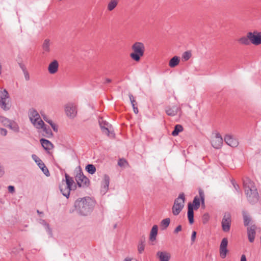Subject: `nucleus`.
<instances>
[{"instance_id":"nucleus-17","label":"nucleus","mask_w":261,"mask_h":261,"mask_svg":"<svg viewBox=\"0 0 261 261\" xmlns=\"http://www.w3.org/2000/svg\"><path fill=\"white\" fill-rule=\"evenodd\" d=\"M256 226L255 225H251L247 228V236L250 242L252 243L254 241L255 236V229Z\"/></svg>"},{"instance_id":"nucleus-51","label":"nucleus","mask_w":261,"mask_h":261,"mask_svg":"<svg viewBox=\"0 0 261 261\" xmlns=\"http://www.w3.org/2000/svg\"><path fill=\"white\" fill-rule=\"evenodd\" d=\"M145 238L144 237H142L140 239L139 243H142L143 244H145Z\"/></svg>"},{"instance_id":"nucleus-53","label":"nucleus","mask_w":261,"mask_h":261,"mask_svg":"<svg viewBox=\"0 0 261 261\" xmlns=\"http://www.w3.org/2000/svg\"><path fill=\"white\" fill-rule=\"evenodd\" d=\"M19 65H20V68H21V69L22 70L23 72H24V71H27V70H26V68H25V67L24 66V65H23V64H20Z\"/></svg>"},{"instance_id":"nucleus-60","label":"nucleus","mask_w":261,"mask_h":261,"mask_svg":"<svg viewBox=\"0 0 261 261\" xmlns=\"http://www.w3.org/2000/svg\"><path fill=\"white\" fill-rule=\"evenodd\" d=\"M131 104L132 105V107L135 106V105L137 104V102H136L135 99L132 100Z\"/></svg>"},{"instance_id":"nucleus-32","label":"nucleus","mask_w":261,"mask_h":261,"mask_svg":"<svg viewBox=\"0 0 261 261\" xmlns=\"http://www.w3.org/2000/svg\"><path fill=\"white\" fill-rule=\"evenodd\" d=\"M183 130V127L180 124H176L174 130L172 132V135L173 136H176L178 134Z\"/></svg>"},{"instance_id":"nucleus-35","label":"nucleus","mask_w":261,"mask_h":261,"mask_svg":"<svg viewBox=\"0 0 261 261\" xmlns=\"http://www.w3.org/2000/svg\"><path fill=\"white\" fill-rule=\"evenodd\" d=\"M87 172L93 174L96 172V168L93 164H88L85 168Z\"/></svg>"},{"instance_id":"nucleus-57","label":"nucleus","mask_w":261,"mask_h":261,"mask_svg":"<svg viewBox=\"0 0 261 261\" xmlns=\"http://www.w3.org/2000/svg\"><path fill=\"white\" fill-rule=\"evenodd\" d=\"M128 96H129V98L130 102L132 101V100L135 99V97L133 96V95L132 94L129 93Z\"/></svg>"},{"instance_id":"nucleus-7","label":"nucleus","mask_w":261,"mask_h":261,"mask_svg":"<svg viewBox=\"0 0 261 261\" xmlns=\"http://www.w3.org/2000/svg\"><path fill=\"white\" fill-rule=\"evenodd\" d=\"M199 197L196 196L193 200V202L191 203V205L195 210H198L200 205V201L201 202L202 205H204V193L201 189L198 190Z\"/></svg>"},{"instance_id":"nucleus-33","label":"nucleus","mask_w":261,"mask_h":261,"mask_svg":"<svg viewBox=\"0 0 261 261\" xmlns=\"http://www.w3.org/2000/svg\"><path fill=\"white\" fill-rule=\"evenodd\" d=\"M239 41L240 43L244 45H249L251 43V40L248 37V33L246 36H244L239 39Z\"/></svg>"},{"instance_id":"nucleus-36","label":"nucleus","mask_w":261,"mask_h":261,"mask_svg":"<svg viewBox=\"0 0 261 261\" xmlns=\"http://www.w3.org/2000/svg\"><path fill=\"white\" fill-rule=\"evenodd\" d=\"M118 2L117 0H111L108 5V9L109 11H112L117 5Z\"/></svg>"},{"instance_id":"nucleus-46","label":"nucleus","mask_w":261,"mask_h":261,"mask_svg":"<svg viewBox=\"0 0 261 261\" xmlns=\"http://www.w3.org/2000/svg\"><path fill=\"white\" fill-rule=\"evenodd\" d=\"M23 74H24L25 79L27 81H29L30 80V75H29V72L27 71H24V72H23Z\"/></svg>"},{"instance_id":"nucleus-41","label":"nucleus","mask_w":261,"mask_h":261,"mask_svg":"<svg viewBox=\"0 0 261 261\" xmlns=\"http://www.w3.org/2000/svg\"><path fill=\"white\" fill-rule=\"evenodd\" d=\"M67 153L68 154H70V155L73 158H74L76 156L75 152L71 148H68V149H66V153Z\"/></svg>"},{"instance_id":"nucleus-19","label":"nucleus","mask_w":261,"mask_h":261,"mask_svg":"<svg viewBox=\"0 0 261 261\" xmlns=\"http://www.w3.org/2000/svg\"><path fill=\"white\" fill-rule=\"evenodd\" d=\"M40 142L43 148L47 151V152L49 153L50 150L53 148V144L49 140L43 138H41L40 140Z\"/></svg>"},{"instance_id":"nucleus-37","label":"nucleus","mask_w":261,"mask_h":261,"mask_svg":"<svg viewBox=\"0 0 261 261\" xmlns=\"http://www.w3.org/2000/svg\"><path fill=\"white\" fill-rule=\"evenodd\" d=\"M170 222V219L169 218L164 219L161 221V225L164 227L163 229H166L168 227Z\"/></svg>"},{"instance_id":"nucleus-31","label":"nucleus","mask_w":261,"mask_h":261,"mask_svg":"<svg viewBox=\"0 0 261 261\" xmlns=\"http://www.w3.org/2000/svg\"><path fill=\"white\" fill-rule=\"evenodd\" d=\"M179 62V58L177 56H174L169 61V66L171 68L175 67L178 65Z\"/></svg>"},{"instance_id":"nucleus-20","label":"nucleus","mask_w":261,"mask_h":261,"mask_svg":"<svg viewBox=\"0 0 261 261\" xmlns=\"http://www.w3.org/2000/svg\"><path fill=\"white\" fill-rule=\"evenodd\" d=\"M225 142L230 146L236 147L238 145V141L230 135H226L224 137Z\"/></svg>"},{"instance_id":"nucleus-14","label":"nucleus","mask_w":261,"mask_h":261,"mask_svg":"<svg viewBox=\"0 0 261 261\" xmlns=\"http://www.w3.org/2000/svg\"><path fill=\"white\" fill-rule=\"evenodd\" d=\"M211 144L213 147L216 149H219L221 147L223 144V139L220 134H216L215 137L212 140Z\"/></svg>"},{"instance_id":"nucleus-15","label":"nucleus","mask_w":261,"mask_h":261,"mask_svg":"<svg viewBox=\"0 0 261 261\" xmlns=\"http://www.w3.org/2000/svg\"><path fill=\"white\" fill-rule=\"evenodd\" d=\"M98 122L102 132L109 136L110 134V130L109 129L110 125L109 123L104 120L102 117L99 118Z\"/></svg>"},{"instance_id":"nucleus-21","label":"nucleus","mask_w":261,"mask_h":261,"mask_svg":"<svg viewBox=\"0 0 261 261\" xmlns=\"http://www.w3.org/2000/svg\"><path fill=\"white\" fill-rule=\"evenodd\" d=\"M179 109V108L176 106H173L172 107L168 106L166 107L165 112L168 116H174L177 114Z\"/></svg>"},{"instance_id":"nucleus-23","label":"nucleus","mask_w":261,"mask_h":261,"mask_svg":"<svg viewBox=\"0 0 261 261\" xmlns=\"http://www.w3.org/2000/svg\"><path fill=\"white\" fill-rule=\"evenodd\" d=\"M194 210L192 206L191 205V203H189L188 205V218L190 224H192L194 223Z\"/></svg>"},{"instance_id":"nucleus-62","label":"nucleus","mask_w":261,"mask_h":261,"mask_svg":"<svg viewBox=\"0 0 261 261\" xmlns=\"http://www.w3.org/2000/svg\"><path fill=\"white\" fill-rule=\"evenodd\" d=\"M116 227H117V225L115 224L114 226V228H116Z\"/></svg>"},{"instance_id":"nucleus-48","label":"nucleus","mask_w":261,"mask_h":261,"mask_svg":"<svg viewBox=\"0 0 261 261\" xmlns=\"http://www.w3.org/2000/svg\"><path fill=\"white\" fill-rule=\"evenodd\" d=\"M5 173L4 167L0 165V177H2Z\"/></svg>"},{"instance_id":"nucleus-50","label":"nucleus","mask_w":261,"mask_h":261,"mask_svg":"<svg viewBox=\"0 0 261 261\" xmlns=\"http://www.w3.org/2000/svg\"><path fill=\"white\" fill-rule=\"evenodd\" d=\"M233 184V187L234 188L235 190L238 192H240V188H239V186L237 184H235V183H232Z\"/></svg>"},{"instance_id":"nucleus-52","label":"nucleus","mask_w":261,"mask_h":261,"mask_svg":"<svg viewBox=\"0 0 261 261\" xmlns=\"http://www.w3.org/2000/svg\"><path fill=\"white\" fill-rule=\"evenodd\" d=\"M133 108L134 113L136 114H138L139 112V110L137 107H136V106H133Z\"/></svg>"},{"instance_id":"nucleus-55","label":"nucleus","mask_w":261,"mask_h":261,"mask_svg":"<svg viewBox=\"0 0 261 261\" xmlns=\"http://www.w3.org/2000/svg\"><path fill=\"white\" fill-rule=\"evenodd\" d=\"M60 191L64 196H65V193L63 191V185L60 186Z\"/></svg>"},{"instance_id":"nucleus-49","label":"nucleus","mask_w":261,"mask_h":261,"mask_svg":"<svg viewBox=\"0 0 261 261\" xmlns=\"http://www.w3.org/2000/svg\"><path fill=\"white\" fill-rule=\"evenodd\" d=\"M50 126H51L52 128L53 129V130L55 131V132H57L58 131V127L56 125L55 123H54V122H53L51 124H50Z\"/></svg>"},{"instance_id":"nucleus-43","label":"nucleus","mask_w":261,"mask_h":261,"mask_svg":"<svg viewBox=\"0 0 261 261\" xmlns=\"http://www.w3.org/2000/svg\"><path fill=\"white\" fill-rule=\"evenodd\" d=\"M0 134L2 136H5L7 134V130L5 128H0Z\"/></svg>"},{"instance_id":"nucleus-27","label":"nucleus","mask_w":261,"mask_h":261,"mask_svg":"<svg viewBox=\"0 0 261 261\" xmlns=\"http://www.w3.org/2000/svg\"><path fill=\"white\" fill-rule=\"evenodd\" d=\"M41 128L42 129V135L43 136L47 138H50L53 136L52 131L48 126L44 124L43 127Z\"/></svg>"},{"instance_id":"nucleus-34","label":"nucleus","mask_w":261,"mask_h":261,"mask_svg":"<svg viewBox=\"0 0 261 261\" xmlns=\"http://www.w3.org/2000/svg\"><path fill=\"white\" fill-rule=\"evenodd\" d=\"M40 223L44 226L46 231L47 232L50 237H51L53 236L52 230L49 227V224H47L44 220H41Z\"/></svg>"},{"instance_id":"nucleus-54","label":"nucleus","mask_w":261,"mask_h":261,"mask_svg":"<svg viewBox=\"0 0 261 261\" xmlns=\"http://www.w3.org/2000/svg\"><path fill=\"white\" fill-rule=\"evenodd\" d=\"M207 216L206 215H204L203 216V223H206L207 221Z\"/></svg>"},{"instance_id":"nucleus-24","label":"nucleus","mask_w":261,"mask_h":261,"mask_svg":"<svg viewBox=\"0 0 261 261\" xmlns=\"http://www.w3.org/2000/svg\"><path fill=\"white\" fill-rule=\"evenodd\" d=\"M58 62L56 60H54L53 62H51L48 67V72L50 74L55 73L58 69Z\"/></svg>"},{"instance_id":"nucleus-3","label":"nucleus","mask_w":261,"mask_h":261,"mask_svg":"<svg viewBox=\"0 0 261 261\" xmlns=\"http://www.w3.org/2000/svg\"><path fill=\"white\" fill-rule=\"evenodd\" d=\"M133 52L130 54V58L136 62L140 60L141 57L144 55L145 46L140 42H135L132 46Z\"/></svg>"},{"instance_id":"nucleus-28","label":"nucleus","mask_w":261,"mask_h":261,"mask_svg":"<svg viewBox=\"0 0 261 261\" xmlns=\"http://www.w3.org/2000/svg\"><path fill=\"white\" fill-rule=\"evenodd\" d=\"M33 126L38 129H41L43 126L44 122L43 120L40 118L38 119H34L32 120V121H31Z\"/></svg>"},{"instance_id":"nucleus-2","label":"nucleus","mask_w":261,"mask_h":261,"mask_svg":"<svg viewBox=\"0 0 261 261\" xmlns=\"http://www.w3.org/2000/svg\"><path fill=\"white\" fill-rule=\"evenodd\" d=\"M243 186L249 203L252 205L256 203L259 200V196L254 183L249 178H246L243 180Z\"/></svg>"},{"instance_id":"nucleus-16","label":"nucleus","mask_w":261,"mask_h":261,"mask_svg":"<svg viewBox=\"0 0 261 261\" xmlns=\"http://www.w3.org/2000/svg\"><path fill=\"white\" fill-rule=\"evenodd\" d=\"M2 122L6 124V122L8 123L7 125L9 127L10 129L13 130L14 132L18 133L19 131V127L18 124L13 121H11L8 119L4 117H2Z\"/></svg>"},{"instance_id":"nucleus-59","label":"nucleus","mask_w":261,"mask_h":261,"mask_svg":"<svg viewBox=\"0 0 261 261\" xmlns=\"http://www.w3.org/2000/svg\"><path fill=\"white\" fill-rule=\"evenodd\" d=\"M111 82V80L110 79H106L105 80V82H104V83L106 84V83H110Z\"/></svg>"},{"instance_id":"nucleus-5","label":"nucleus","mask_w":261,"mask_h":261,"mask_svg":"<svg viewBox=\"0 0 261 261\" xmlns=\"http://www.w3.org/2000/svg\"><path fill=\"white\" fill-rule=\"evenodd\" d=\"M0 107L4 111H8L11 108L10 99L8 91L4 89L0 93Z\"/></svg>"},{"instance_id":"nucleus-47","label":"nucleus","mask_w":261,"mask_h":261,"mask_svg":"<svg viewBox=\"0 0 261 261\" xmlns=\"http://www.w3.org/2000/svg\"><path fill=\"white\" fill-rule=\"evenodd\" d=\"M8 191L10 193H13L15 191V188L13 186H9L8 187Z\"/></svg>"},{"instance_id":"nucleus-25","label":"nucleus","mask_w":261,"mask_h":261,"mask_svg":"<svg viewBox=\"0 0 261 261\" xmlns=\"http://www.w3.org/2000/svg\"><path fill=\"white\" fill-rule=\"evenodd\" d=\"M28 116L30 121H32V120L34 119H38V118L40 117L38 112L34 108L29 110Z\"/></svg>"},{"instance_id":"nucleus-6","label":"nucleus","mask_w":261,"mask_h":261,"mask_svg":"<svg viewBox=\"0 0 261 261\" xmlns=\"http://www.w3.org/2000/svg\"><path fill=\"white\" fill-rule=\"evenodd\" d=\"M76 184L80 188H87L90 185L89 179L84 175L82 171L77 173L75 177Z\"/></svg>"},{"instance_id":"nucleus-22","label":"nucleus","mask_w":261,"mask_h":261,"mask_svg":"<svg viewBox=\"0 0 261 261\" xmlns=\"http://www.w3.org/2000/svg\"><path fill=\"white\" fill-rule=\"evenodd\" d=\"M156 256L160 261H169L171 257L170 254L166 251H158L156 253Z\"/></svg>"},{"instance_id":"nucleus-10","label":"nucleus","mask_w":261,"mask_h":261,"mask_svg":"<svg viewBox=\"0 0 261 261\" xmlns=\"http://www.w3.org/2000/svg\"><path fill=\"white\" fill-rule=\"evenodd\" d=\"M248 37L251 40V43L254 45L261 44V32H248Z\"/></svg>"},{"instance_id":"nucleus-9","label":"nucleus","mask_w":261,"mask_h":261,"mask_svg":"<svg viewBox=\"0 0 261 261\" xmlns=\"http://www.w3.org/2000/svg\"><path fill=\"white\" fill-rule=\"evenodd\" d=\"M231 222V215L229 213H225L222 220V228L224 232H228L230 228Z\"/></svg>"},{"instance_id":"nucleus-8","label":"nucleus","mask_w":261,"mask_h":261,"mask_svg":"<svg viewBox=\"0 0 261 261\" xmlns=\"http://www.w3.org/2000/svg\"><path fill=\"white\" fill-rule=\"evenodd\" d=\"M77 114V106L75 103L69 102L66 105V116L73 119Z\"/></svg>"},{"instance_id":"nucleus-1","label":"nucleus","mask_w":261,"mask_h":261,"mask_svg":"<svg viewBox=\"0 0 261 261\" xmlns=\"http://www.w3.org/2000/svg\"><path fill=\"white\" fill-rule=\"evenodd\" d=\"M96 201L95 199L89 196L79 198L74 203L75 210L80 215L87 216L93 211Z\"/></svg>"},{"instance_id":"nucleus-45","label":"nucleus","mask_w":261,"mask_h":261,"mask_svg":"<svg viewBox=\"0 0 261 261\" xmlns=\"http://www.w3.org/2000/svg\"><path fill=\"white\" fill-rule=\"evenodd\" d=\"M182 229V227L180 225H178L176 228L174 229V233H178L179 231H181Z\"/></svg>"},{"instance_id":"nucleus-61","label":"nucleus","mask_w":261,"mask_h":261,"mask_svg":"<svg viewBox=\"0 0 261 261\" xmlns=\"http://www.w3.org/2000/svg\"><path fill=\"white\" fill-rule=\"evenodd\" d=\"M37 212L38 214H43V213H42V212H40L39 210H37Z\"/></svg>"},{"instance_id":"nucleus-42","label":"nucleus","mask_w":261,"mask_h":261,"mask_svg":"<svg viewBox=\"0 0 261 261\" xmlns=\"http://www.w3.org/2000/svg\"><path fill=\"white\" fill-rule=\"evenodd\" d=\"M126 163H127V162L125 160L122 159H120L118 161V164L119 166L122 167L124 165V164H125Z\"/></svg>"},{"instance_id":"nucleus-40","label":"nucleus","mask_w":261,"mask_h":261,"mask_svg":"<svg viewBox=\"0 0 261 261\" xmlns=\"http://www.w3.org/2000/svg\"><path fill=\"white\" fill-rule=\"evenodd\" d=\"M41 116L43 117V118L44 119V120L46 122H47L48 123H49V124H51L53 122L51 120L49 119L47 116L46 115H45V114H42V113H41Z\"/></svg>"},{"instance_id":"nucleus-29","label":"nucleus","mask_w":261,"mask_h":261,"mask_svg":"<svg viewBox=\"0 0 261 261\" xmlns=\"http://www.w3.org/2000/svg\"><path fill=\"white\" fill-rule=\"evenodd\" d=\"M243 222L245 226H248L252 221V219L247 212L243 211L242 212Z\"/></svg>"},{"instance_id":"nucleus-11","label":"nucleus","mask_w":261,"mask_h":261,"mask_svg":"<svg viewBox=\"0 0 261 261\" xmlns=\"http://www.w3.org/2000/svg\"><path fill=\"white\" fill-rule=\"evenodd\" d=\"M32 158L34 160V161L37 163V164L40 168V169L42 170V171L44 173V174L47 176H49V172L47 167L45 166V164L42 161V160H40L39 158L38 157L36 154H33L32 155Z\"/></svg>"},{"instance_id":"nucleus-30","label":"nucleus","mask_w":261,"mask_h":261,"mask_svg":"<svg viewBox=\"0 0 261 261\" xmlns=\"http://www.w3.org/2000/svg\"><path fill=\"white\" fill-rule=\"evenodd\" d=\"M158 226L156 225H153L151 229L149 236V239L151 241L153 242L156 240V237L158 234Z\"/></svg>"},{"instance_id":"nucleus-12","label":"nucleus","mask_w":261,"mask_h":261,"mask_svg":"<svg viewBox=\"0 0 261 261\" xmlns=\"http://www.w3.org/2000/svg\"><path fill=\"white\" fill-rule=\"evenodd\" d=\"M66 188L69 190V192L67 194H66V199H68L70 195V192L72 190H75L76 188V185L73 179L70 177L67 174H66Z\"/></svg>"},{"instance_id":"nucleus-39","label":"nucleus","mask_w":261,"mask_h":261,"mask_svg":"<svg viewBox=\"0 0 261 261\" xmlns=\"http://www.w3.org/2000/svg\"><path fill=\"white\" fill-rule=\"evenodd\" d=\"M145 244L139 243L138 245V250L140 254H141L144 250Z\"/></svg>"},{"instance_id":"nucleus-26","label":"nucleus","mask_w":261,"mask_h":261,"mask_svg":"<svg viewBox=\"0 0 261 261\" xmlns=\"http://www.w3.org/2000/svg\"><path fill=\"white\" fill-rule=\"evenodd\" d=\"M50 44L51 43L49 39H46L44 40L42 44V49L43 54L49 53L50 50Z\"/></svg>"},{"instance_id":"nucleus-38","label":"nucleus","mask_w":261,"mask_h":261,"mask_svg":"<svg viewBox=\"0 0 261 261\" xmlns=\"http://www.w3.org/2000/svg\"><path fill=\"white\" fill-rule=\"evenodd\" d=\"M191 57V53L189 51H187L184 53L182 55V58L185 61L188 60Z\"/></svg>"},{"instance_id":"nucleus-13","label":"nucleus","mask_w":261,"mask_h":261,"mask_svg":"<svg viewBox=\"0 0 261 261\" xmlns=\"http://www.w3.org/2000/svg\"><path fill=\"white\" fill-rule=\"evenodd\" d=\"M227 239L226 238H223L220 245V256L222 258H225L226 257L227 253L228 251V249H227Z\"/></svg>"},{"instance_id":"nucleus-56","label":"nucleus","mask_w":261,"mask_h":261,"mask_svg":"<svg viewBox=\"0 0 261 261\" xmlns=\"http://www.w3.org/2000/svg\"><path fill=\"white\" fill-rule=\"evenodd\" d=\"M240 261H247L246 256L244 254L242 255Z\"/></svg>"},{"instance_id":"nucleus-44","label":"nucleus","mask_w":261,"mask_h":261,"mask_svg":"<svg viewBox=\"0 0 261 261\" xmlns=\"http://www.w3.org/2000/svg\"><path fill=\"white\" fill-rule=\"evenodd\" d=\"M196 237V232L195 231H193L192 232V236H191L192 243H194L195 242Z\"/></svg>"},{"instance_id":"nucleus-58","label":"nucleus","mask_w":261,"mask_h":261,"mask_svg":"<svg viewBox=\"0 0 261 261\" xmlns=\"http://www.w3.org/2000/svg\"><path fill=\"white\" fill-rule=\"evenodd\" d=\"M123 261H137L136 259H132L129 257L125 258Z\"/></svg>"},{"instance_id":"nucleus-4","label":"nucleus","mask_w":261,"mask_h":261,"mask_svg":"<svg viewBox=\"0 0 261 261\" xmlns=\"http://www.w3.org/2000/svg\"><path fill=\"white\" fill-rule=\"evenodd\" d=\"M185 201L184 193H180L178 197L175 199L172 206V213L174 216H177L180 213L184 206Z\"/></svg>"},{"instance_id":"nucleus-18","label":"nucleus","mask_w":261,"mask_h":261,"mask_svg":"<svg viewBox=\"0 0 261 261\" xmlns=\"http://www.w3.org/2000/svg\"><path fill=\"white\" fill-rule=\"evenodd\" d=\"M109 184L110 177L108 175L105 174L104 175L103 181L100 190V193L103 195L105 194L107 192L109 189Z\"/></svg>"}]
</instances>
